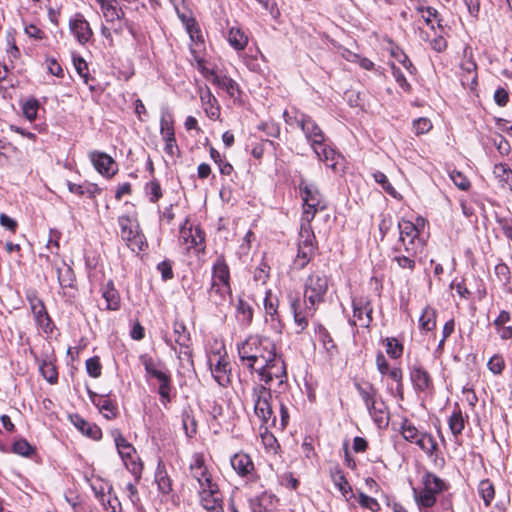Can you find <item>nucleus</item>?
<instances>
[{"label": "nucleus", "mask_w": 512, "mask_h": 512, "mask_svg": "<svg viewBox=\"0 0 512 512\" xmlns=\"http://www.w3.org/2000/svg\"><path fill=\"white\" fill-rule=\"evenodd\" d=\"M297 126L304 132L307 141L312 148H319L320 142L325 141V136L321 128L312 120L310 116L300 114V119H296Z\"/></svg>", "instance_id": "obj_14"}, {"label": "nucleus", "mask_w": 512, "mask_h": 512, "mask_svg": "<svg viewBox=\"0 0 512 512\" xmlns=\"http://www.w3.org/2000/svg\"><path fill=\"white\" fill-rule=\"evenodd\" d=\"M415 444L429 457L433 456L438 451V443L428 432L422 431L421 434L413 441Z\"/></svg>", "instance_id": "obj_27"}, {"label": "nucleus", "mask_w": 512, "mask_h": 512, "mask_svg": "<svg viewBox=\"0 0 512 512\" xmlns=\"http://www.w3.org/2000/svg\"><path fill=\"white\" fill-rule=\"evenodd\" d=\"M299 191L303 200V213L301 218H306V216L309 215V220H313L318 211L326 209V201L323 199L315 184L301 180Z\"/></svg>", "instance_id": "obj_6"}, {"label": "nucleus", "mask_w": 512, "mask_h": 512, "mask_svg": "<svg viewBox=\"0 0 512 512\" xmlns=\"http://www.w3.org/2000/svg\"><path fill=\"white\" fill-rule=\"evenodd\" d=\"M38 109L39 103L35 99L26 101L22 107L23 114L29 121H33L36 119Z\"/></svg>", "instance_id": "obj_52"}, {"label": "nucleus", "mask_w": 512, "mask_h": 512, "mask_svg": "<svg viewBox=\"0 0 512 512\" xmlns=\"http://www.w3.org/2000/svg\"><path fill=\"white\" fill-rule=\"evenodd\" d=\"M399 239L395 245L406 246V250L410 253L414 252V248L424 249L426 242L419 235V231L413 225V222L406 219H401L398 222Z\"/></svg>", "instance_id": "obj_9"}, {"label": "nucleus", "mask_w": 512, "mask_h": 512, "mask_svg": "<svg viewBox=\"0 0 512 512\" xmlns=\"http://www.w3.org/2000/svg\"><path fill=\"white\" fill-rule=\"evenodd\" d=\"M386 352L394 359L399 358L403 353V345L396 338H386Z\"/></svg>", "instance_id": "obj_49"}, {"label": "nucleus", "mask_w": 512, "mask_h": 512, "mask_svg": "<svg viewBox=\"0 0 512 512\" xmlns=\"http://www.w3.org/2000/svg\"><path fill=\"white\" fill-rule=\"evenodd\" d=\"M172 381L159 384L158 393L160 395L161 403L167 406L171 401Z\"/></svg>", "instance_id": "obj_60"}, {"label": "nucleus", "mask_w": 512, "mask_h": 512, "mask_svg": "<svg viewBox=\"0 0 512 512\" xmlns=\"http://www.w3.org/2000/svg\"><path fill=\"white\" fill-rule=\"evenodd\" d=\"M272 495L263 493L260 496L250 500V508L252 512H268L265 503L272 500Z\"/></svg>", "instance_id": "obj_48"}, {"label": "nucleus", "mask_w": 512, "mask_h": 512, "mask_svg": "<svg viewBox=\"0 0 512 512\" xmlns=\"http://www.w3.org/2000/svg\"><path fill=\"white\" fill-rule=\"evenodd\" d=\"M319 148H313L315 154L319 158V160L323 161L328 167L335 169L336 161L335 158L337 156L334 149L328 147L324 142H320L318 145Z\"/></svg>", "instance_id": "obj_32"}, {"label": "nucleus", "mask_w": 512, "mask_h": 512, "mask_svg": "<svg viewBox=\"0 0 512 512\" xmlns=\"http://www.w3.org/2000/svg\"><path fill=\"white\" fill-rule=\"evenodd\" d=\"M252 401L254 405V413L262 424H268L272 421L274 424L276 418L273 416L271 406V390L266 385L257 384L252 388Z\"/></svg>", "instance_id": "obj_8"}, {"label": "nucleus", "mask_w": 512, "mask_h": 512, "mask_svg": "<svg viewBox=\"0 0 512 512\" xmlns=\"http://www.w3.org/2000/svg\"><path fill=\"white\" fill-rule=\"evenodd\" d=\"M422 251L423 249L421 248H414V252L410 253L408 249L406 250V246L395 245L393 247L394 256L392 260L396 262L400 268L413 271L416 266L415 258L417 254Z\"/></svg>", "instance_id": "obj_17"}, {"label": "nucleus", "mask_w": 512, "mask_h": 512, "mask_svg": "<svg viewBox=\"0 0 512 512\" xmlns=\"http://www.w3.org/2000/svg\"><path fill=\"white\" fill-rule=\"evenodd\" d=\"M199 94L207 116L211 119H216L219 116V106L217 105L215 96L207 86L205 88H199Z\"/></svg>", "instance_id": "obj_24"}, {"label": "nucleus", "mask_w": 512, "mask_h": 512, "mask_svg": "<svg viewBox=\"0 0 512 512\" xmlns=\"http://www.w3.org/2000/svg\"><path fill=\"white\" fill-rule=\"evenodd\" d=\"M73 64H74V67H75L78 75L83 79L84 84L88 85L89 89L91 91H93L94 86L89 83V80H90L89 79V69H88V64L86 63V61L84 59H82L81 57H74Z\"/></svg>", "instance_id": "obj_43"}, {"label": "nucleus", "mask_w": 512, "mask_h": 512, "mask_svg": "<svg viewBox=\"0 0 512 512\" xmlns=\"http://www.w3.org/2000/svg\"><path fill=\"white\" fill-rule=\"evenodd\" d=\"M117 171L118 165L111 156L105 153H98V173L110 178L114 176Z\"/></svg>", "instance_id": "obj_28"}, {"label": "nucleus", "mask_w": 512, "mask_h": 512, "mask_svg": "<svg viewBox=\"0 0 512 512\" xmlns=\"http://www.w3.org/2000/svg\"><path fill=\"white\" fill-rule=\"evenodd\" d=\"M102 296L105 299L108 310H117L120 307V296L112 282L107 284Z\"/></svg>", "instance_id": "obj_37"}, {"label": "nucleus", "mask_w": 512, "mask_h": 512, "mask_svg": "<svg viewBox=\"0 0 512 512\" xmlns=\"http://www.w3.org/2000/svg\"><path fill=\"white\" fill-rule=\"evenodd\" d=\"M328 277L323 272L311 273L304 283V299L301 302L295 299L291 302L296 333L303 332L309 323V319L314 316L319 304L325 300L328 291Z\"/></svg>", "instance_id": "obj_1"}, {"label": "nucleus", "mask_w": 512, "mask_h": 512, "mask_svg": "<svg viewBox=\"0 0 512 512\" xmlns=\"http://www.w3.org/2000/svg\"><path fill=\"white\" fill-rule=\"evenodd\" d=\"M115 445L126 468L135 477V482L141 478L143 465L137 455L135 448L121 435L118 430L112 431Z\"/></svg>", "instance_id": "obj_7"}, {"label": "nucleus", "mask_w": 512, "mask_h": 512, "mask_svg": "<svg viewBox=\"0 0 512 512\" xmlns=\"http://www.w3.org/2000/svg\"><path fill=\"white\" fill-rule=\"evenodd\" d=\"M98 3L101 5L103 17L107 22H113L114 20L119 19L117 7L113 5L110 1L98 0Z\"/></svg>", "instance_id": "obj_46"}, {"label": "nucleus", "mask_w": 512, "mask_h": 512, "mask_svg": "<svg viewBox=\"0 0 512 512\" xmlns=\"http://www.w3.org/2000/svg\"><path fill=\"white\" fill-rule=\"evenodd\" d=\"M448 426L454 436H458L465 428V417L461 409L456 406L448 419Z\"/></svg>", "instance_id": "obj_33"}, {"label": "nucleus", "mask_w": 512, "mask_h": 512, "mask_svg": "<svg viewBox=\"0 0 512 512\" xmlns=\"http://www.w3.org/2000/svg\"><path fill=\"white\" fill-rule=\"evenodd\" d=\"M230 463L235 472L241 477H252L254 474V463L251 457L246 453H236L231 459Z\"/></svg>", "instance_id": "obj_20"}, {"label": "nucleus", "mask_w": 512, "mask_h": 512, "mask_svg": "<svg viewBox=\"0 0 512 512\" xmlns=\"http://www.w3.org/2000/svg\"><path fill=\"white\" fill-rule=\"evenodd\" d=\"M211 282L219 285H230V271L223 256H219L213 264Z\"/></svg>", "instance_id": "obj_23"}, {"label": "nucleus", "mask_w": 512, "mask_h": 512, "mask_svg": "<svg viewBox=\"0 0 512 512\" xmlns=\"http://www.w3.org/2000/svg\"><path fill=\"white\" fill-rule=\"evenodd\" d=\"M70 31L80 43L87 42L92 36V30L89 23L82 15H76L69 23Z\"/></svg>", "instance_id": "obj_22"}, {"label": "nucleus", "mask_w": 512, "mask_h": 512, "mask_svg": "<svg viewBox=\"0 0 512 512\" xmlns=\"http://www.w3.org/2000/svg\"><path fill=\"white\" fill-rule=\"evenodd\" d=\"M330 477L335 487L345 498L352 494V487L339 466H334L330 469Z\"/></svg>", "instance_id": "obj_26"}, {"label": "nucleus", "mask_w": 512, "mask_h": 512, "mask_svg": "<svg viewBox=\"0 0 512 512\" xmlns=\"http://www.w3.org/2000/svg\"><path fill=\"white\" fill-rule=\"evenodd\" d=\"M60 233L56 230H50L49 239L47 240L46 249L52 253L57 254L59 250Z\"/></svg>", "instance_id": "obj_61"}, {"label": "nucleus", "mask_w": 512, "mask_h": 512, "mask_svg": "<svg viewBox=\"0 0 512 512\" xmlns=\"http://www.w3.org/2000/svg\"><path fill=\"white\" fill-rule=\"evenodd\" d=\"M392 54L396 58V60L399 63H401L410 74L416 73V67L413 65V63L410 61V59L404 52L394 51L392 52Z\"/></svg>", "instance_id": "obj_58"}, {"label": "nucleus", "mask_w": 512, "mask_h": 512, "mask_svg": "<svg viewBox=\"0 0 512 512\" xmlns=\"http://www.w3.org/2000/svg\"><path fill=\"white\" fill-rule=\"evenodd\" d=\"M373 178L374 180L381 185V187L388 193L390 194L391 196L393 197H396V190L394 189V187L390 184V182L388 181V178L387 176L381 172V171H376L373 173Z\"/></svg>", "instance_id": "obj_51"}, {"label": "nucleus", "mask_w": 512, "mask_h": 512, "mask_svg": "<svg viewBox=\"0 0 512 512\" xmlns=\"http://www.w3.org/2000/svg\"><path fill=\"white\" fill-rule=\"evenodd\" d=\"M191 476L198 483V490L207 489L208 486L217 485L208 471L202 454L196 453L192 456L189 465Z\"/></svg>", "instance_id": "obj_11"}, {"label": "nucleus", "mask_w": 512, "mask_h": 512, "mask_svg": "<svg viewBox=\"0 0 512 512\" xmlns=\"http://www.w3.org/2000/svg\"><path fill=\"white\" fill-rule=\"evenodd\" d=\"M98 411L107 420L113 419L118 414V409L109 399L101 397L98 399Z\"/></svg>", "instance_id": "obj_42"}, {"label": "nucleus", "mask_w": 512, "mask_h": 512, "mask_svg": "<svg viewBox=\"0 0 512 512\" xmlns=\"http://www.w3.org/2000/svg\"><path fill=\"white\" fill-rule=\"evenodd\" d=\"M352 306L353 318L350 320V324L368 328L372 322L373 312L370 301L366 298L353 299Z\"/></svg>", "instance_id": "obj_13"}, {"label": "nucleus", "mask_w": 512, "mask_h": 512, "mask_svg": "<svg viewBox=\"0 0 512 512\" xmlns=\"http://www.w3.org/2000/svg\"><path fill=\"white\" fill-rule=\"evenodd\" d=\"M487 367L493 374H501L505 367V361L501 355L496 354L489 359Z\"/></svg>", "instance_id": "obj_55"}, {"label": "nucleus", "mask_w": 512, "mask_h": 512, "mask_svg": "<svg viewBox=\"0 0 512 512\" xmlns=\"http://www.w3.org/2000/svg\"><path fill=\"white\" fill-rule=\"evenodd\" d=\"M209 366L215 381L222 387H226L231 382V366L226 353L213 354L209 357Z\"/></svg>", "instance_id": "obj_10"}, {"label": "nucleus", "mask_w": 512, "mask_h": 512, "mask_svg": "<svg viewBox=\"0 0 512 512\" xmlns=\"http://www.w3.org/2000/svg\"><path fill=\"white\" fill-rule=\"evenodd\" d=\"M310 216L301 218L300 231L298 237V250L294 260V266L297 269H303L314 257L317 250V241L311 226Z\"/></svg>", "instance_id": "obj_4"}, {"label": "nucleus", "mask_w": 512, "mask_h": 512, "mask_svg": "<svg viewBox=\"0 0 512 512\" xmlns=\"http://www.w3.org/2000/svg\"><path fill=\"white\" fill-rule=\"evenodd\" d=\"M230 298V285H219L215 284V282H211L210 289L208 291V300L211 304L221 309L230 302Z\"/></svg>", "instance_id": "obj_18"}, {"label": "nucleus", "mask_w": 512, "mask_h": 512, "mask_svg": "<svg viewBox=\"0 0 512 512\" xmlns=\"http://www.w3.org/2000/svg\"><path fill=\"white\" fill-rule=\"evenodd\" d=\"M493 174L503 186L507 185L509 189L512 190V170L507 164H496L493 169Z\"/></svg>", "instance_id": "obj_38"}, {"label": "nucleus", "mask_w": 512, "mask_h": 512, "mask_svg": "<svg viewBox=\"0 0 512 512\" xmlns=\"http://www.w3.org/2000/svg\"><path fill=\"white\" fill-rule=\"evenodd\" d=\"M366 408L373 421L379 428L388 426L389 410L381 397H378L375 401L371 402V404H369Z\"/></svg>", "instance_id": "obj_19"}, {"label": "nucleus", "mask_w": 512, "mask_h": 512, "mask_svg": "<svg viewBox=\"0 0 512 512\" xmlns=\"http://www.w3.org/2000/svg\"><path fill=\"white\" fill-rule=\"evenodd\" d=\"M316 334L326 352L331 357L335 356L338 353V348L327 329L319 324L316 329Z\"/></svg>", "instance_id": "obj_30"}, {"label": "nucleus", "mask_w": 512, "mask_h": 512, "mask_svg": "<svg viewBox=\"0 0 512 512\" xmlns=\"http://www.w3.org/2000/svg\"><path fill=\"white\" fill-rule=\"evenodd\" d=\"M255 372L258 374L260 381L264 382L270 389L273 382H276L275 391L282 393L287 387V372L284 360L276 352L271 357V361L264 363Z\"/></svg>", "instance_id": "obj_3"}, {"label": "nucleus", "mask_w": 512, "mask_h": 512, "mask_svg": "<svg viewBox=\"0 0 512 512\" xmlns=\"http://www.w3.org/2000/svg\"><path fill=\"white\" fill-rule=\"evenodd\" d=\"M495 274L499 281L503 284H507L510 281V269L504 263H499L495 266Z\"/></svg>", "instance_id": "obj_63"}, {"label": "nucleus", "mask_w": 512, "mask_h": 512, "mask_svg": "<svg viewBox=\"0 0 512 512\" xmlns=\"http://www.w3.org/2000/svg\"><path fill=\"white\" fill-rule=\"evenodd\" d=\"M228 42L236 50H243L248 43V38L239 28L232 27L228 33Z\"/></svg>", "instance_id": "obj_39"}, {"label": "nucleus", "mask_w": 512, "mask_h": 512, "mask_svg": "<svg viewBox=\"0 0 512 512\" xmlns=\"http://www.w3.org/2000/svg\"><path fill=\"white\" fill-rule=\"evenodd\" d=\"M205 77L207 78L208 81H210L220 89L226 91L230 96H234L238 85L233 79L227 76H220L213 71L207 72Z\"/></svg>", "instance_id": "obj_25"}, {"label": "nucleus", "mask_w": 512, "mask_h": 512, "mask_svg": "<svg viewBox=\"0 0 512 512\" xmlns=\"http://www.w3.org/2000/svg\"><path fill=\"white\" fill-rule=\"evenodd\" d=\"M174 333L177 335L175 342L181 347H188L189 336L186 333V328L183 324H175Z\"/></svg>", "instance_id": "obj_56"}, {"label": "nucleus", "mask_w": 512, "mask_h": 512, "mask_svg": "<svg viewBox=\"0 0 512 512\" xmlns=\"http://www.w3.org/2000/svg\"><path fill=\"white\" fill-rule=\"evenodd\" d=\"M392 74L398 83V85L406 92H409L411 90V85L408 83L406 77L404 76L403 72L395 65H391Z\"/></svg>", "instance_id": "obj_57"}, {"label": "nucleus", "mask_w": 512, "mask_h": 512, "mask_svg": "<svg viewBox=\"0 0 512 512\" xmlns=\"http://www.w3.org/2000/svg\"><path fill=\"white\" fill-rule=\"evenodd\" d=\"M409 376L416 392L427 393L433 390V379L420 363H415L410 367Z\"/></svg>", "instance_id": "obj_15"}, {"label": "nucleus", "mask_w": 512, "mask_h": 512, "mask_svg": "<svg viewBox=\"0 0 512 512\" xmlns=\"http://www.w3.org/2000/svg\"><path fill=\"white\" fill-rule=\"evenodd\" d=\"M421 432L422 431H420L410 420H403L400 427V433L406 441L413 443V441L421 434Z\"/></svg>", "instance_id": "obj_41"}, {"label": "nucleus", "mask_w": 512, "mask_h": 512, "mask_svg": "<svg viewBox=\"0 0 512 512\" xmlns=\"http://www.w3.org/2000/svg\"><path fill=\"white\" fill-rule=\"evenodd\" d=\"M71 423L83 434L94 439L91 425L80 415L73 414L69 416Z\"/></svg>", "instance_id": "obj_44"}, {"label": "nucleus", "mask_w": 512, "mask_h": 512, "mask_svg": "<svg viewBox=\"0 0 512 512\" xmlns=\"http://www.w3.org/2000/svg\"><path fill=\"white\" fill-rule=\"evenodd\" d=\"M264 309L266 315L270 316L272 321L276 320V318L278 317V299L276 296L272 295L271 291H268L266 293L264 299Z\"/></svg>", "instance_id": "obj_45"}, {"label": "nucleus", "mask_w": 512, "mask_h": 512, "mask_svg": "<svg viewBox=\"0 0 512 512\" xmlns=\"http://www.w3.org/2000/svg\"><path fill=\"white\" fill-rule=\"evenodd\" d=\"M236 317L239 323L245 327L249 326L252 322L253 309L247 302L242 299L238 301L236 306Z\"/></svg>", "instance_id": "obj_34"}, {"label": "nucleus", "mask_w": 512, "mask_h": 512, "mask_svg": "<svg viewBox=\"0 0 512 512\" xmlns=\"http://www.w3.org/2000/svg\"><path fill=\"white\" fill-rule=\"evenodd\" d=\"M157 270L161 273V277L164 281L173 278L172 262L164 260L157 265Z\"/></svg>", "instance_id": "obj_62"}, {"label": "nucleus", "mask_w": 512, "mask_h": 512, "mask_svg": "<svg viewBox=\"0 0 512 512\" xmlns=\"http://www.w3.org/2000/svg\"><path fill=\"white\" fill-rule=\"evenodd\" d=\"M31 312L34 315L35 321L39 328H41L45 333L52 332V321L44 305L39 308L31 310Z\"/></svg>", "instance_id": "obj_36"}, {"label": "nucleus", "mask_w": 512, "mask_h": 512, "mask_svg": "<svg viewBox=\"0 0 512 512\" xmlns=\"http://www.w3.org/2000/svg\"><path fill=\"white\" fill-rule=\"evenodd\" d=\"M146 193L149 196V200L153 203L157 202L162 197V190L157 180H152L146 184Z\"/></svg>", "instance_id": "obj_50"}, {"label": "nucleus", "mask_w": 512, "mask_h": 512, "mask_svg": "<svg viewBox=\"0 0 512 512\" xmlns=\"http://www.w3.org/2000/svg\"><path fill=\"white\" fill-rule=\"evenodd\" d=\"M200 505L207 512H224L223 496L219 486H208L207 489L198 490Z\"/></svg>", "instance_id": "obj_12"}, {"label": "nucleus", "mask_w": 512, "mask_h": 512, "mask_svg": "<svg viewBox=\"0 0 512 512\" xmlns=\"http://www.w3.org/2000/svg\"><path fill=\"white\" fill-rule=\"evenodd\" d=\"M477 491L484 505L489 507L495 497V488L492 482L489 479L481 480L478 484Z\"/></svg>", "instance_id": "obj_35"}, {"label": "nucleus", "mask_w": 512, "mask_h": 512, "mask_svg": "<svg viewBox=\"0 0 512 512\" xmlns=\"http://www.w3.org/2000/svg\"><path fill=\"white\" fill-rule=\"evenodd\" d=\"M174 132V120L173 116L169 112H163L160 119V133H173Z\"/></svg>", "instance_id": "obj_53"}, {"label": "nucleus", "mask_w": 512, "mask_h": 512, "mask_svg": "<svg viewBox=\"0 0 512 512\" xmlns=\"http://www.w3.org/2000/svg\"><path fill=\"white\" fill-rule=\"evenodd\" d=\"M355 388L366 407L379 397L378 390L369 382L355 383Z\"/></svg>", "instance_id": "obj_31"}, {"label": "nucleus", "mask_w": 512, "mask_h": 512, "mask_svg": "<svg viewBox=\"0 0 512 512\" xmlns=\"http://www.w3.org/2000/svg\"><path fill=\"white\" fill-rule=\"evenodd\" d=\"M40 370L43 377L49 383H55L57 381L58 374L55 367L51 363H43V365L40 367Z\"/></svg>", "instance_id": "obj_59"}, {"label": "nucleus", "mask_w": 512, "mask_h": 512, "mask_svg": "<svg viewBox=\"0 0 512 512\" xmlns=\"http://www.w3.org/2000/svg\"><path fill=\"white\" fill-rule=\"evenodd\" d=\"M155 481L157 483L158 489L163 494H169L172 492V480L169 477L165 465L162 461H159L157 470L155 473Z\"/></svg>", "instance_id": "obj_29"}, {"label": "nucleus", "mask_w": 512, "mask_h": 512, "mask_svg": "<svg viewBox=\"0 0 512 512\" xmlns=\"http://www.w3.org/2000/svg\"><path fill=\"white\" fill-rule=\"evenodd\" d=\"M432 128V123L428 118L420 117L413 121V129L416 135L428 133Z\"/></svg>", "instance_id": "obj_54"}, {"label": "nucleus", "mask_w": 512, "mask_h": 512, "mask_svg": "<svg viewBox=\"0 0 512 512\" xmlns=\"http://www.w3.org/2000/svg\"><path fill=\"white\" fill-rule=\"evenodd\" d=\"M102 484L98 486V501L101 502L104 509L108 512H117L121 504L116 496L111 495L112 487L104 480H101Z\"/></svg>", "instance_id": "obj_21"}, {"label": "nucleus", "mask_w": 512, "mask_h": 512, "mask_svg": "<svg viewBox=\"0 0 512 512\" xmlns=\"http://www.w3.org/2000/svg\"><path fill=\"white\" fill-rule=\"evenodd\" d=\"M497 223L505 236L512 241V219L506 217L498 218Z\"/></svg>", "instance_id": "obj_64"}, {"label": "nucleus", "mask_w": 512, "mask_h": 512, "mask_svg": "<svg viewBox=\"0 0 512 512\" xmlns=\"http://www.w3.org/2000/svg\"><path fill=\"white\" fill-rule=\"evenodd\" d=\"M118 224L120 226L121 239L126 243L127 247L136 253L143 251L147 243L137 219L130 216H120Z\"/></svg>", "instance_id": "obj_5"}, {"label": "nucleus", "mask_w": 512, "mask_h": 512, "mask_svg": "<svg viewBox=\"0 0 512 512\" xmlns=\"http://www.w3.org/2000/svg\"><path fill=\"white\" fill-rule=\"evenodd\" d=\"M419 326L423 331H431L436 326V311L427 306L424 308L420 319Z\"/></svg>", "instance_id": "obj_40"}, {"label": "nucleus", "mask_w": 512, "mask_h": 512, "mask_svg": "<svg viewBox=\"0 0 512 512\" xmlns=\"http://www.w3.org/2000/svg\"><path fill=\"white\" fill-rule=\"evenodd\" d=\"M58 282L61 287H71L73 282V272L71 268L65 264L57 268Z\"/></svg>", "instance_id": "obj_47"}, {"label": "nucleus", "mask_w": 512, "mask_h": 512, "mask_svg": "<svg viewBox=\"0 0 512 512\" xmlns=\"http://www.w3.org/2000/svg\"><path fill=\"white\" fill-rule=\"evenodd\" d=\"M239 358L250 371H255L276 352L275 343L267 337L249 336L237 345Z\"/></svg>", "instance_id": "obj_2"}, {"label": "nucleus", "mask_w": 512, "mask_h": 512, "mask_svg": "<svg viewBox=\"0 0 512 512\" xmlns=\"http://www.w3.org/2000/svg\"><path fill=\"white\" fill-rule=\"evenodd\" d=\"M187 224L188 220L186 219L185 223L180 227L179 240L186 245L188 251L192 248L203 250L205 241L204 232L199 227H187Z\"/></svg>", "instance_id": "obj_16"}]
</instances>
